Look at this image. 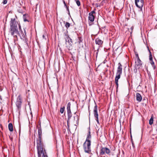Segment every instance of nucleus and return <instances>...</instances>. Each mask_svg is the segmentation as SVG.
Segmentation results:
<instances>
[{"mask_svg": "<svg viewBox=\"0 0 157 157\" xmlns=\"http://www.w3.org/2000/svg\"><path fill=\"white\" fill-rule=\"evenodd\" d=\"M100 149L99 154V155L98 156V157H102L101 155L105 154L110 155L111 151L108 148L101 146Z\"/></svg>", "mask_w": 157, "mask_h": 157, "instance_id": "4", "label": "nucleus"}, {"mask_svg": "<svg viewBox=\"0 0 157 157\" xmlns=\"http://www.w3.org/2000/svg\"><path fill=\"white\" fill-rule=\"evenodd\" d=\"M4 88V85L2 82L0 81V91H2Z\"/></svg>", "mask_w": 157, "mask_h": 157, "instance_id": "21", "label": "nucleus"}, {"mask_svg": "<svg viewBox=\"0 0 157 157\" xmlns=\"http://www.w3.org/2000/svg\"><path fill=\"white\" fill-rule=\"evenodd\" d=\"M7 0H3V2L2 3H3L4 4H6L7 3Z\"/></svg>", "mask_w": 157, "mask_h": 157, "instance_id": "33", "label": "nucleus"}, {"mask_svg": "<svg viewBox=\"0 0 157 157\" xmlns=\"http://www.w3.org/2000/svg\"><path fill=\"white\" fill-rule=\"evenodd\" d=\"M149 62L153 67V69L155 70L156 69V66L155 65L154 62L153 60L150 61H149Z\"/></svg>", "mask_w": 157, "mask_h": 157, "instance_id": "17", "label": "nucleus"}, {"mask_svg": "<svg viewBox=\"0 0 157 157\" xmlns=\"http://www.w3.org/2000/svg\"><path fill=\"white\" fill-rule=\"evenodd\" d=\"M147 48H148V50L149 52V61L153 60V58L152 57V55H151V52L150 50L149 49L148 47H147Z\"/></svg>", "mask_w": 157, "mask_h": 157, "instance_id": "18", "label": "nucleus"}, {"mask_svg": "<svg viewBox=\"0 0 157 157\" xmlns=\"http://www.w3.org/2000/svg\"><path fill=\"white\" fill-rule=\"evenodd\" d=\"M90 138H87L86 140L84 142L83 146L84 151L86 153H89L90 151L91 142L89 140Z\"/></svg>", "mask_w": 157, "mask_h": 157, "instance_id": "3", "label": "nucleus"}, {"mask_svg": "<svg viewBox=\"0 0 157 157\" xmlns=\"http://www.w3.org/2000/svg\"><path fill=\"white\" fill-rule=\"evenodd\" d=\"M94 15H92L89 14L88 20L89 21H90V22L89 23L90 25H92V22H93L94 21Z\"/></svg>", "mask_w": 157, "mask_h": 157, "instance_id": "11", "label": "nucleus"}, {"mask_svg": "<svg viewBox=\"0 0 157 157\" xmlns=\"http://www.w3.org/2000/svg\"><path fill=\"white\" fill-rule=\"evenodd\" d=\"M65 36H66V37H65L66 43L67 42L69 45L71 46L73 44L72 40L69 37V36L67 34L65 33Z\"/></svg>", "mask_w": 157, "mask_h": 157, "instance_id": "10", "label": "nucleus"}, {"mask_svg": "<svg viewBox=\"0 0 157 157\" xmlns=\"http://www.w3.org/2000/svg\"><path fill=\"white\" fill-rule=\"evenodd\" d=\"M144 0H135V3L136 6L140 9V11H142V7L144 6Z\"/></svg>", "mask_w": 157, "mask_h": 157, "instance_id": "7", "label": "nucleus"}, {"mask_svg": "<svg viewBox=\"0 0 157 157\" xmlns=\"http://www.w3.org/2000/svg\"><path fill=\"white\" fill-rule=\"evenodd\" d=\"M76 2L77 5L78 6H79L80 5V1H79V0H78L76 1Z\"/></svg>", "mask_w": 157, "mask_h": 157, "instance_id": "29", "label": "nucleus"}, {"mask_svg": "<svg viewBox=\"0 0 157 157\" xmlns=\"http://www.w3.org/2000/svg\"><path fill=\"white\" fill-rule=\"evenodd\" d=\"M95 120L97 121L98 124H100V122L99 121V119H98V117H95Z\"/></svg>", "mask_w": 157, "mask_h": 157, "instance_id": "27", "label": "nucleus"}, {"mask_svg": "<svg viewBox=\"0 0 157 157\" xmlns=\"http://www.w3.org/2000/svg\"><path fill=\"white\" fill-rule=\"evenodd\" d=\"M45 157H48V156L47 155H45Z\"/></svg>", "mask_w": 157, "mask_h": 157, "instance_id": "42", "label": "nucleus"}, {"mask_svg": "<svg viewBox=\"0 0 157 157\" xmlns=\"http://www.w3.org/2000/svg\"><path fill=\"white\" fill-rule=\"evenodd\" d=\"M74 121L75 119L76 118V119H77L78 120V116L77 115H76V116H74Z\"/></svg>", "mask_w": 157, "mask_h": 157, "instance_id": "35", "label": "nucleus"}, {"mask_svg": "<svg viewBox=\"0 0 157 157\" xmlns=\"http://www.w3.org/2000/svg\"><path fill=\"white\" fill-rule=\"evenodd\" d=\"M28 17V15H26L25 14L23 16V20L24 21H29L27 20V18Z\"/></svg>", "mask_w": 157, "mask_h": 157, "instance_id": "22", "label": "nucleus"}, {"mask_svg": "<svg viewBox=\"0 0 157 157\" xmlns=\"http://www.w3.org/2000/svg\"><path fill=\"white\" fill-rule=\"evenodd\" d=\"M153 119H154L153 115H151V118H150V120L149 121V124L150 125H151L153 124Z\"/></svg>", "mask_w": 157, "mask_h": 157, "instance_id": "19", "label": "nucleus"}, {"mask_svg": "<svg viewBox=\"0 0 157 157\" xmlns=\"http://www.w3.org/2000/svg\"><path fill=\"white\" fill-rule=\"evenodd\" d=\"M131 29L132 31H131L130 32L131 33H132V30H133V26L131 27Z\"/></svg>", "mask_w": 157, "mask_h": 157, "instance_id": "39", "label": "nucleus"}, {"mask_svg": "<svg viewBox=\"0 0 157 157\" xmlns=\"http://www.w3.org/2000/svg\"><path fill=\"white\" fill-rule=\"evenodd\" d=\"M132 135H131V138H132Z\"/></svg>", "mask_w": 157, "mask_h": 157, "instance_id": "44", "label": "nucleus"}, {"mask_svg": "<svg viewBox=\"0 0 157 157\" xmlns=\"http://www.w3.org/2000/svg\"><path fill=\"white\" fill-rule=\"evenodd\" d=\"M95 41L96 44L99 45H101L103 43V41L99 38L96 39L95 40Z\"/></svg>", "mask_w": 157, "mask_h": 157, "instance_id": "14", "label": "nucleus"}, {"mask_svg": "<svg viewBox=\"0 0 157 157\" xmlns=\"http://www.w3.org/2000/svg\"><path fill=\"white\" fill-rule=\"evenodd\" d=\"M14 43H15V40H14Z\"/></svg>", "mask_w": 157, "mask_h": 157, "instance_id": "43", "label": "nucleus"}, {"mask_svg": "<svg viewBox=\"0 0 157 157\" xmlns=\"http://www.w3.org/2000/svg\"><path fill=\"white\" fill-rule=\"evenodd\" d=\"M8 128L10 131H13V124L11 123H10L8 124Z\"/></svg>", "mask_w": 157, "mask_h": 157, "instance_id": "16", "label": "nucleus"}, {"mask_svg": "<svg viewBox=\"0 0 157 157\" xmlns=\"http://www.w3.org/2000/svg\"><path fill=\"white\" fill-rule=\"evenodd\" d=\"M38 128V137H41L42 136V130L40 126V127L37 126Z\"/></svg>", "mask_w": 157, "mask_h": 157, "instance_id": "15", "label": "nucleus"}, {"mask_svg": "<svg viewBox=\"0 0 157 157\" xmlns=\"http://www.w3.org/2000/svg\"><path fill=\"white\" fill-rule=\"evenodd\" d=\"M10 26L9 32L11 35L14 38H17V35L19 36L21 39H24L25 37L26 34L25 30L23 31L21 28L20 24L15 18H11L10 21Z\"/></svg>", "mask_w": 157, "mask_h": 157, "instance_id": "1", "label": "nucleus"}, {"mask_svg": "<svg viewBox=\"0 0 157 157\" xmlns=\"http://www.w3.org/2000/svg\"><path fill=\"white\" fill-rule=\"evenodd\" d=\"M136 99L138 102H140L142 99V97L141 95L138 93L136 94Z\"/></svg>", "mask_w": 157, "mask_h": 157, "instance_id": "13", "label": "nucleus"}, {"mask_svg": "<svg viewBox=\"0 0 157 157\" xmlns=\"http://www.w3.org/2000/svg\"><path fill=\"white\" fill-rule=\"evenodd\" d=\"M122 66L121 64V63H118V67H117L116 75L115 80V83H118V79L120 78L121 75L122 73Z\"/></svg>", "mask_w": 157, "mask_h": 157, "instance_id": "2", "label": "nucleus"}, {"mask_svg": "<svg viewBox=\"0 0 157 157\" xmlns=\"http://www.w3.org/2000/svg\"><path fill=\"white\" fill-rule=\"evenodd\" d=\"M63 3L64 4V6L65 7H67V6L66 5V4L65 1L64 0H63Z\"/></svg>", "mask_w": 157, "mask_h": 157, "instance_id": "36", "label": "nucleus"}, {"mask_svg": "<svg viewBox=\"0 0 157 157\" xmlns=\"http://www.w3.org/2000/svg\"><path fill=\"white\" fill-rule=\"evenodd\" d=\"M95 13H96L95 12L94 10H93V11H91L90 12L89 14L91 15L95 16Z\"/></svg>", "mask_w": 157, "mask_h": 157, "instance_id": "25", "label": "nucleus"}, {"mask_svg": "<svg viewBox=\"0 0 157 157\" xmlns=\"http://www.w3.org/2000/svg\"><path fill=\"white\" fill-rule=\"evenodd\" d=\"M65 7L67 9V10L68 12V14H70V12H69V7H68V6H67V7Z\"/></svg>", "mask_w": 157, "mask_h": 157, "instance_id": "34", "label": "nucleus"}, {"mask_svg": "<svg viewBox=\"0 0 157 157\" xmlns=\"http://www.w3.org/2000/svg\"><path fill=\"white\" fill-rule=\"evenodd\" d=\"M115 84L117 86V87H116V88H117V90L118 88V83H115Z\"/></svg>", "mask_w": 157, "mask_h": 157, "instance_id": "38", "label": "nucleus"}, {"mask_svg": "<svg viewBox=\"0 0 157 157\" xmlns=\"http://www.w3.org/2000/svg\"><path fill=\"white\" fill-rule=\"evenodd\" d=\"M135 67L138 68V69L142 67V63L140 59H137L135 61Z\"/></svg>", "mask_w": 157, "mask_h": 157, "instance_id": "8", "label": "nucleus"}, {"mask_svg": "<svg viewBox=\"0 0 157 157\" xmlns=\"http://www.w3.org/2000/svg\"><path fill=\"white\" fill-rule=\"evenodd\" d=\"M91 137V136L90 135V127H89L88 128V132L87 137Z\"/></svg>", "mask_w": 157, "mask_h": 157, "instance_id": "24", "label": "nucleus"}, {"mask_svg": "<svg viewBox=\"0 0 157 157\" xmlns=\"http://www.w3.org/2000/svg\"><path fill=\"white\" fill-rule=\"evenodd\" d=\"M65 109V107L64 106L62 108H61L60 109V112L61 113H63Z\"/></svg>", "mask_w": 157, "mask_h": 157, "instance_id": "26", "label": "nucleus"}, {"mask_svg": "<svg viewBox=\"0 0 157 157\" xmlns=\"http://www.w3.org/2000/svg\"><path fill=\"white\" fill-rule=\"evenodd\" d=\"M135 68L133 70L134 72L136 73L137 72V69H138V68H137L136 67H135Z\"/></svg>", "mask_w": 157, "mask_h": 157, "instance_id": "30", "label": "nucleus"}, {"mask_svg": "<svg viewBox=\"0 0 157 157\" xmlns=\"http://www.w3.org/2000/svg\"><path fill=\"white\" fill-rule=\"evenodd\" d=\"M64 24H65V26L67 29H68L69 27H70V24L68 22H66L65 23V21L64 22Z\"/></svg>", "mask_w": 157, "mask_h": 157, "instance_id": "23", "label": "nucleus"}, {"mask_svg": "<svg viewBox=\"0 0 157 157\" xmlns=\"http://www.w3.org/2000/svg\"><path fill=\"white\" fill-rule=\"evenodd\" d=\"M43 36V38H44V35H43V36Z\"/></svg>", "mask_w": 157, "mask_h": 157, "instance_id": "41", "label": "nucleus"}, {"mask_svg": "<svg viewBox=\"0 0 157 157\" xmlns=\"http://www.w3.org/2000/svg\"><path fill=\"white\" fill-rule=\"evenodd\" d=\"M42 138H36V141L37 144V151H40L41 153L43 152V144L42 142Z\"/></svg>", "mask_w": 157, "mask_h": 157, "instance_id": "5", "label": "nucleus"}, {"mask_svg": "<svg viewBox=\"0 0 157 157\" xmlns=\"http://www.w3.org/2000/svg\"><path fill=\"white\" fill-rule=\"evenodd\" d=\"M37 153H38V157H41L40 151H37Z\"/></svg>", "mask_w": 157, "mask_h": 157, "instance_id": "37", "label": "nucleus"}, {"mask_svg": "<svg viewBox=\"0 0 157 157\" xmlns=\"http://www.w3.org/2000/svg\"><path fill=\"white\" fill-rule=\"evenodd\" d=\"M40 153L41 155V154H42V157H45V155H44V152H43H43L41 153V152L40 151Z\"/></svg>", "mask_w": 157, "mask_h": 157, "instance_id": "32", "label": "nucleus"}, {"mask_svg": "<svg viewBox=\"0 0 157 157\" xmlns=\"http://www.w3.org/2000/svg\"><path fill=\"white\" fill-rule=\"evenodd\" d=\"M82 40L83 39L82 37H78V39H77V42L79 44H80L82 42Z\"/></svg>", "mask_w": 157, "mask_h": 157, "instance_id": "20", "label": "nucleus"}, {"mask_svg": "<svg viewBox=\"0 0 157 157\" xmlns=\"http://www.w3.org/2000/svg\"><path fill=\"white\" fill-rule=\"evenodd\" d=\"M135 56L137 59H140L139 57L138 54L137 53H135Z\"/></svg>", "mask_w": 157, "mask_h": 157, "instance_id": "28", "label": "nucleus"}, {"mask_svg": "<svg viewBox=\"0 0 157 157\" xmlns=\"http://www.w3.org/2000/svg\"><path fill=\"white\" fill-rule=\"evenodd\" d=\"M131 138V142H132V146L134 148L135 146H134V142H133V141L132 138Z\"/></svg>", "mask_w": 157, "mask_h": 157, "instance_id": "31", "label": "nucleus"}, {"mask_svg": "<svg viewBox=\"0 0 157 157\" xmlns=\"http://www.w3.org/2000/svg\"><path fill=\"white\" fill-rule=\"evenodd\" d=\"M10 138V140H11V141H12V140H13V138Z\"/></svg>", "mask_w": 157, "mask_h": 157, "instance_id": "40", "label": "nucleus"}, {"mask_svg": "<svg viewBox=\"0 0 157 157\" xmlns=\"http://www.w3.org/2000/svg\"><path fill=\"white\" fill-rule=\"evenodd\" d=\"M71 104L70 102H69L67 105V125H68V123L69 121L70 120L71 117H72V113L71 110Z\"/></svg>", "mask_w": 157, "mask_h": 157, "instance_id": "6", "label": "nucleus"}, {"mask_svg": "<svg viewBox=\"0 0 157 157\" xmlns=\"http://www.w3.org/2000/svg\"><path fill=\"white\" fill-rule=\"evenodd\" d=\"M94 117H98V112L97 106L96 105L94 108Z\"/></svg>", "mask_w": 157, "mask_h": 157, "instance_id": "12", "label": "nucleus"}, {"mask_svg": "<svg viewBox=\"0 0 157 157\" xmlns=\"http://www.w3.org/2000/svg\"><path fill=\"white\" fill-rule=\"evenodd\" d=\"M85 58H86V56H85Z\"/></svg>", "mask_w": 157, "mask_h": 157, "instance_id": "45", "label": "nucleus"}, {"mask_svg": "<svg viewBox=\"0 0 157 157\" xmlns=\"http://www.w3.org/2000/svg\"><path fill=\"white\" fill-rule=\"evenodd\" d=\"M21 103L22 102L21 97L20 96H19L17 98V100L16 102V106L18 109H19L20 108H21Z\"/></svg>", "mask_w": 157, "mask_h": 157, "instance_id": "9", "label": "nucleus"}]
</instances>
